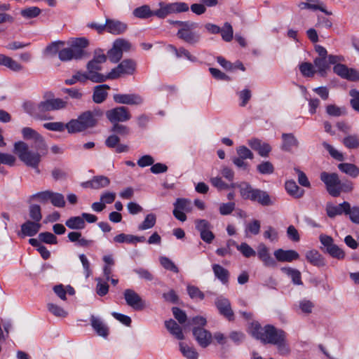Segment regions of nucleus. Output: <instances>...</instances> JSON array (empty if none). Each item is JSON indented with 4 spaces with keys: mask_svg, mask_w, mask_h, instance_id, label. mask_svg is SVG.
Segmentation results:
<instances>
[{
    "mask_svg": "<svg viewBox=\"0 0 359 359\" xmlns=\"http://www.w3.org/2000/svg\"><path fill=\"white\" fill-rule=\"evenodd\" d=\"M250 333L253 337L260 340L263 344H270L276 346L278 351L281 355L289 354L290 349L286 342V332L277 329L272 325H266L262 327L256 322L251 325Z\"/></svg>",
    "mask_w": 359,
    "mask_h": 359,
    "instance_id": "nucleus-1",
    "label": "nucleus"
},
{
    "mask_svg": "<svg viewBox=\"0 0 359 359\" xmlns=\"http://www.w3.org/2000/svg\"><path fill=\"white\" fill-rule=\"evenodd\" d=\"M320 178L325 184L327 191L332 197H338L342 192L350 193L354 189L353 183L351 180H341L336 172H322Z\"/></svg>",
    "mask_w": 359,
    "mask_h": 359,
    "instance_id": "nucleus-2",
    "label": "nucleus"
},
{
    "mask_svg": "<svg viewBox=\"0 0 359 359\" xmlns=\"http://www.w3.org/2000/svg\"><path fill=\"white\" fill-rule=\"evenodd\" d=\"M97 115L96 111H92L81 113L77 118L72 119L67 123L68 133H80L95 127L97 123Z\"/></svg>",
    "mask_w": 359,
    "mask_h": 359,
    "instance_id": "nucleus-3",
    "label": "nucleus"
},
{
    "mask_svg": "<svg viewBox=\"0 0 359 359\" xmlns=\"http://www.w3.org/2000/svg\"><path fill=\"white\" fill-rule=\"evenodd\" d=\"M240 194L244 200H250L257 202L263 206H269L273 204L269 194L263 190L253 188L249 183L243 182L238 186Z\"/></svg>",
    "mask_w": 359,
    "mask_h": 359,
    "instance_id": "nucleus-4",
    "label": "nucleus"
},
{
    "mask_svg": "<svg viewBox=\"0 0 359 359\" xmlns=\"http://www.w3.org/2000/svg\"><path fill=\"white\" fill-rule=\"evenodd\" d=\"M14 152L26 165L35 169L38 174L40 173L39 165L41 162V154L39 152L30 151L28 145L22 141L15 143Z\"/></svg>",
    "mask_w": 359,
    "mask_h": 359,
    "instance_id": "nucleus-5",
    "label": "nucleus"
},
{
    "mask_svg": "<svg viewBox=\"0 0 359 359\" xmlns=\"http://www.w3.org/2000/svg\"><path fill=\"white\" fill-rule=\"evenodd\" d=\"M107 60L106 55L101 50H96L93 58L90 60L86 68L88 72L90 74V81L94 83H102L107 80V74L104 75L98 72L102 69V64Z\"/></svg>",
    "mask_w": 359,
    "mask_h": 359,
    "instance_id": "nucleus-6",
    "label": "nucleus"
},
{
    "mask_svg": "<svg viewBox=\"0 0 359 359\" xmlns=\"http://www.w3.org/2000/svg\"><path fill=\"white\" fill-rule=\"evenodd\" d=\"M23 107L25 111L32 117L39 120L50 119L48 113L52 111L50 109V104L48 98L43 97V100L39 103H34L31 101H27L24 103Z\"/></svg>",
    "mask_w": 359,
    "mask_h": 359,
    "instance_id": "nucleus-7",
    "label": "nucleus"
},
{
    "mask_svg": "<svg viewBox=\"0 0 359 359\" xmlns=\"http://www.w3.org/2000/svg\"><path fill=\"white\" fill-rule=\"evenodd\" d=\"M159 8L154 11V15L159 19H164L172 13H180L189 11V6L184 2L158 3Z\"/></svg>",
    "mask_w": 359,
    "mask_h": 359,
    "instance_id": "nucleus-8",
    "label": "nucleus"
},
{
    "mask_svg": "<svg viewBox=\"0 0 359 359\" xmlns=\"http://www.w3.org/2000/svg\"><path fill=\"white\" fill-rule=\"evenodd\" d=\"M136 62L132 59L123 60L107 74V80H114L125 75H133L136 71Z\"/></svg>",
    "mask_w": 359,
    "mask_h": 359,
    "instance_id": "nucleus-9",
    "label": "nucleus"
},
{
    "mask_svg": "<svg viewBox=\"0 0 359 359\" xmlns=\"http://www.w3.org/2000/svg\"><path fill=\"white\" fill-rule=\"evenodd\" d=\"M130 43L123 39H116L113 47L107 52L109 60L113 62H118L123 57V51H128L130 49Z\"/></svg>",
    "mask_w": 359,
    "mask_h": 359,
    "instance_id": "nucleus-10",
    "label": "nucleus"
},
{
    "mask_svg": "<svg viewBox=\"0 0 359 359\" xmlns=\"http://www.w3.org/2000/svg\"><path fill=\"white\" fill-rule=\"evenodd\" d=\"M321 244L325 248V252L332 257L337 259H344L345 252L338 245L334 243L333 238L327 235L321 234L319 236Z\"/></svg>",
    "mask_w": 359,
    "mask_h": 359,
    "instance_id": "nucleus-11",
    "label": "nucleus"
},
{
    "mask_svg": "<svg viewBox=\"0 0 359 359\" xmlns=\"http://www.w3.org/2000/svg\"><path fill=\"white\" fill-rule=\"evenodd\" d=\"M106 117L111 123H117L129 121L132 115L128 108L121 106L107 110Z\"/></svg>",
    "mask_w": 359,
    "mask_h": 359,
    "instance_id": "nucleus-12",
    "label": "nucleus"
},
{
    "mask_svg": "<svg viewBox=\"0 0 359 359\" xmlns=\"http://www.w3.org/2000/svg\"><path fill=\"white\" fill-rule=\"evenodd\" d=\"M174 210L172 214L174 217L180 222L187 220L185 212H189L192 210L191 201L187 198H179L173 204Z\"/></svg>",
    "mask_w": 359,
    "mask_h": 359,
    "instance_id": "nucleus-13",
    "label": "nucleus"
},
{
    "mask_svg": "<svg viewBox=\"0 0 359 359\" xmlns=\"http://www.w3.org/2000/svg\"><path fill=\"white\" fill-rule=\"evenodd\" d=\"M22 135L26 139H33L34 140V147L41 152L46 151L47 147L43 137L36 130L31 128L26 127L22 130Z\"/></svg>",
    "mask_w": 359,
    "mask_h": 359,
    "instance_id": "nucleus-14",
    "label": "nucleus"
},
{
    "mask_svg": "<svg viewBox=\"0 0 359 359\" xmlns=\"http://www.w3.org/2000/svg\"><path fill=\"white\" fill-rule=\"evenodd\" d=\"M196 229L200 232L201 239L210 243L215 238L213 233L211 231V224L205 219H197L195 221Z\"/></svg>",
    "mask_w": 359,
    "mask_h": 359,
    "instance_id": "nucleus-15",
    "label": "nucleus"
},
{
    "mask_svg": "<svg viewBox=\"0 0 359 359\" xmlns=\"http://www.w3.org/2000/svg\"><path fill=\"white\" fill-rule=\"evenodd\" d=\"M88 46V41L86 38H76L70 43V50L74 56V60L81 59L85 56V48Z\"/></svg>",
    "mask_w": 359,
    "mask_h": 359,
    "instance_id": "nucleus-16",
    "label": "nucleus"
},
{
    "mask_svg": "<svg viewBox=\"0 0 359 359\" xmlns=\"http://www.w3.org/2000/svg\"><path fill=\"white\" fill-rule=\"evenodd\" d=\"M123 294L127 304L135 310H142L145 307L144 302L133 290L126 289Z\"/></svg>",
    "mask_w": 359,
    "mask_h": 359,
    "instance_id": "nucleus-17",
    "label": "nucleus"
},
{
    "mask_svg": "<svg viewBox=\"0 0 359 359\" xmlns=\"http://www.w3.org/2000/svg\"><path fill=\"white\" fill-rule=\"evenodd\" d=\"M193 334L198 345L202 348L208 347L212 342V334L203 327H194Z\"/></svg>",
    "mask_w": 359,
    "mask_h": 359,
    "instance_id": "nucleus-18",
    "label": "nucleus"
},
{
    "mask_svg": "<svg viewBox=\"0 0 359 359\" xmlns=\"http://www.w3.org/2000/svg\"><path fill=\"white\" fill-rule=\"evenodd\" d=\"M115 102L123 104L140 105L143 103L144 99L138 94H115Z\"/></svg>",
    "mask_w": 359,
    "mask_h": 359,
    "instance_id": "nucleus-19",
    "label": "nucleus"
},
{
    "mask_svg": "<svg viewBox=\"0 0 359 359\" xmlns=\"http://www.w3.org/2000/svg\"><path fill=\"white\" fill-rule=\"evenodd\" d=\"M248 144L262 157H268L272 149L269 143L263 142L261 140L257 138L248 140Z\"/></svg>",
    "mask_w": 359,
    "mask_h": 359,
    "instance_id": "nucleus-20",
    "label": "nucleus"
},
{
    "mask_svg": "<svg viewBox=\"0 0 359 359\" xmlns=\"http://www.w3.org/2000/svg\"><path fill=\"white\" fill-rule=\"evenodd\" d=\"M333 71L343 79L351 81H356L359 79L358 73L353 69L348 68L345 65L337 64L333 67Z\"/></svg>",
    "mask_w": 359,
    "mask_h": 359,
    "instance_id": "nucleus-21",
    "label": "nucleus"
},
{
    "mask_svg": "<svg viewBox=\"0 0 359 359\" xmlns=\"http://www.w3.org/2000/svg\"><path fill=\"white\" fill-rule=\"evenodd\" d=\"M326 213L330 218H334L337 215L346 214L349 210V203L344 201L337 205L328 203L325 208Z\"/></svg>",
    "mask_w": 359,
    "mask_h": 359,
    "instance_id": "nucleus-22",
    "label": "nucleus"
},
{
    "mask_svg": "<svg viewBox=\"0 0 359 359\" xmlns=\"http://www.w3.org/2000/svg\"><path fill=\"white\" fill-rule=\"evenodd\" d=\"M257 256L266 267H276V262L271 256L268 248L264 243L259 244L257 247Z\"/></svg>",
    "mask_w": 359,
    "mask_h": 359,
    "instance_id": "nucleus-23",
    "label": "nucleus"
},
{
    "mask_svg": "<svg viewBox=\"0 0 359 359\" xmlns=\"http://www.w3.org/2000/svg\"><path fill=\"white\" fill-rule=\"evenodd\" d=\"M274 256L277 261L280 262H291L299 257V253L294 250H285L278 249L274 251Z\"/></svg>",
    "mask_w": 359,
    "mask_h": 359,
    "instance_id": "nucleus-24",
    "label": "nucleus"
},
{
    "mask_svg": "<svg viewBox=\"0 0 359 359\" xmlns=\"http://www.w3.org/2000/svg\"><path fill=\"white\" fill-rule=\"evenodd\" d=\"M215 305L222 315L224 316L229 320H233V312L227 299L223 297L217 298L215 301Z\"/></svg>",
    "mask_w": 359,
    "mask_h": 359,
    "instance_id": "nucleus-25",
    "label": "nucleus"
},
{
    "mask_svg": "<svg viewBox=\"0 0 359 359\" xmlns=\"http://www.w3.org/2000/svg\"><path fill=\"white\" fill-rule=\"evenodd\" d=\"M281 149L285 151H291L299 147V141L293 133H283Z\"/></svg>",
    "mask_w": 359,
    "mask_h": 359,
    "instance_id": "nucleus-26",
    "label": "nucleus"
},
{
    "mask_svg": "<svg viewBox=\"0 0 359 359\" xmlns=\"http://www.w3.org/2000/svg\"><path fill=\"white\" fill-rule=\"evenodd\" d=\"M305 257L307 262L314 266L322 267L326 264L325 258L316 250H311L306 252Z\"/></svg>",
    "mask_w": 359,
    "mask_h": 359,
    "instance_id": "nucleus-27",
    "label": "nucleus"
},
{
    "mask_svg": "<svg viewBox=\"0 0 359 359\" xmlns=\"http://www.w3.org/2000/svg\"><path fill=\"white\" fill-rule=\"evenodd\" d=\"M41 228V224L39 222L27 220L21 225L20 233L24 236H34Z\"/></svg>",
    "mask_w": 359,
    "mask_h": 359,
    "instance_id": "nucleus-28",
    "label": "nucleus"
},
{
    "mask_svg": "<svg viewBox=\"0 0 359 359\" xmlns=\"http://www.w3.org/2000/svg\"><path fill=\"white\" fill-rule=\"evenodd\" d=\"M177 36L189 43H196L199 38L198 35L191 31L187 24H184V26L178 30Z\"/></svg>",
    "mask_w": 359,
    "mask_h": 359,
    "instance_id": "nucleus-29",
    "label": "nucleus"
},
{
    "mask_svg": "<svg viewBox=\"0 0 359 359\" xmlns=\"http://www.w3.org/2000/svg\"><path fill=\"white\" fill-rule=\"evenodd\" d=\"M109 89L110 87L107 84L95 86L92 97L93 102L97 104H100L105 101L108 95L107 90Z\"/></svg>",
    "mask_w": 359,
    "mask_h": 359,
    "instance_id": "nucleus-30",
    "label": "nucleus"
},
{
    "mask_svg": "<svg viewBox=\"0 0 359 359\" xmlns=\"http://www.w3.org/2000/svg\"><path fill=\"white\" fill-rule=\"evenodd\" d=\"M43 97L48 98L49 102L50 104V109H52V111L64 109L67 107V98L65 100L56 98L55 97L53 93L51 92H46L43 95Z\"/></svg>",
    "mask_w": 359,
    "mask_h": 359,
    "instance_id": "nucleus-31",
    "label": "nucleus"
},
{
    "mask_svg": "<svg viewBox=\"0 0 359 359\" xmlns=\"http://www.w3.org/2000/svg\"><path fill=\"white\" fill-rule=\"evenodd\" d=\"M300 9H309L311 11L320 10L326 15H332L331 12L326 11L323 3L320 0H306L305 2H301L298 5Z\"/></svg>",
    "mask_w": 359,
    "mask_h": 359,
    "instance_id": "nucleus-32",
    "label": "nucleus"
},
{
    "mask_svg": "<svg viewBox=\"0 0 359 359\" xmlns=\"http://www.w3.org/2000/svg\"><path fill=\"white\" fill-rule=\"evenodd\" d=\"M90 323L91 326L96 332V333L102 337H107L109 334V328L108 327L103 323L100 319L97 318L94 316H91L90 317Z\"/></svg>",
    "mask_w": 359,
    "mask_h": 359,
    "instance_id": "nucleus-33",
    "label": "nucleus"
},
{
    "mask_svg": "<svg viewBox=\"0 0 359 359\" xmlns=\"http://www.w3.org/2000/svg\"><path fill=\"white\" fill-rule=\"evenodd\" d=\"M287 193L294 198H300L304 194V190L301 189L294 180H288L285 184Z\"/></svg>",
    "mask_w": 359,
    "mask_h": 359,
    "instance_id": "nucleus-34",
    "label": "nucleus"
},
{
    "mask_svg": "<svg viewBox=\"0 0 359 359\" xmlns=\"http://www.w3.org/2000/svg\"><path fill=\"white\" fill-rule=\"evenodd\" d=\"M165 326L170 333L177 339L182 340L184 339L182 327L174 320H166Z\"/></svg>",
    "mask_w": 359,
    "mask_h": 359,
    "instance_id": "nucleus-35",
    "label": "nucleus"
},
{
    "mask_svg": "<svg viewBox=\"0 0 359 359\" xmlns=\"http://www.w3.org/2000/svg\"><path fill=\"white\" fill-rule=\"evenodd\" d=\"M337 168L341 172L352 178H356L359 175V168L353 163H341L338 164Z\"/></svg>",
    "mask_w": 359,
    "mask_h": 359,
    "instance_id": "nucleus-36",
    "label": "nucleus"
},
{
    "mask_svg": "<svg viewBox=\"0 0 359 359\" xmlns=\"http://www.w3.org/2000/svg\"><path fill=\"white\" fill-rule=\"evenodd\" d=\"M212 267L215 277L223 284H226L229 278V271L217 264H214Z\"/></svg>",
    "mask_w": 359,
    "mask_h": 359,
    "instance_id": "nucleus-37",
    "label": "nucleus"
},
{
    "mask_svg": "<svg viewBox=\"0 0 359 359\" xmlns=\"http://www.w3.org/2000/svg\"><path fill=\"white\" fill-rule=\"evenodd\" d=\"M65 225L70 229L81 230L86 227V222L82 216H74L69 217L66 222Z\"/></svg>",
    "mask_w": 359,
    "mask_h": 359,
    "instance_id": "nucleus-38",
    "label": "nucleus"
},
{
    "mask_svg": "<svg viewBox=\"0 0 359 359\" xmlns=\"http://www.w3.org/2000/svg\"><path fill=\"white\" fill-rule=\"evenodd\" d=\"M133 15L141 19H147L151 16H155L154 11L150 8L149 5H143L134 9Z\"/></svg>",
    "mask_w": 359,
    "mask_h": 359,
    "instance_id": "nucleus-39",
    "label": "nucleus"
},
{
    "mask_svg": "<svg viewBox=\"0 0 359 359\" xmlns=\"http://www.w3.org/2000/svg\"><path fill=\"white\" fill-rule=\"evenodd\" d=\"M281 271L292 278L294 284L298 285L303 284L301 273L299 270L290 267H283Z\"/></svg>",
    "mask_w": 359,
    "mask_h": 359,
    "instance_id": "nucleus-40",
    "label": "nucleus"
},
{
    "mask_svg": "<svg viewBox=\"0 0 359 359\" xmlns=\"http://www.w3.org/2000/svg\"><path fill=\"white\" fill-rule=\"evenodd\" d=\"M180 350L183 355L187 359H198V353L194 347H191L185 343H180Z\"/></svg>",
    "mask_w": 359,
    "mask_h": 359,
    "instance_id": "nucleus-41",
    "label": "nucleus"
},
{
    "mask_svg": "<svg viewBox=\"0 0 359 359\" xmlns=\"http://www.w3.org/2000/svg\"><path fill=\"white\" fill-rule=\"evenodd\" d=\"M87 80L90 81V74L87 72V73L81 72H77L75 74H74L72 78L69 79H66L65 81V83L67 85H74L76 82H85Z\"/></svg>",
    "mask_w": 359,
    "mask_h": 359,
    "instance_id": "nucleus-42",
    "label": "nucleus"
},
{
    "mask_svg": "<svg viewBox=\"0 0 359 359\" xmlns=\"http://www.w3.org/2000/svg\"><path fill=\"white\" fill-rule=\"evenodd\" d=\"M168 49L169 50L173 52L175 54V55L177 56V57H185L186 58H187L189 60H190L191 62H196L197 60L195 56L191 55L190 54V53L184 48H180L179 49H177L173 45H168Z\"/></svg>",
    "mask_w": 359,
    "mask_h": 359,
    "instance_id": "nucleus-43",
    "label": "nucleus"
},
{
    "mask_svg": "<svg viewBox=\"0 0 359 359\" xmlns=\"http://www.w3.org/2000/svg\"><path fill=\"white\" fill-rule=\"evenodd\" d=\"M110 184V180L104 175H97L93 177L92 189H100L107 187Z\"/></svg>",
    "mask_w": 359,
    "mask_h": 359,
    "instance_id": "nucleus-44",
    "label": "nucleus"
},
{
    "mask_svg": "<svg viewBox=\"0 0 359 359\" xmlns=\"http://www.w3.org/2000/svg\"><path fill=\"white\" fill-rule=\"evenodd\" d=\"M344 145L349 149L359 148V136L358 135H350L345 137L342 141Z\"/></svg>",
    "mask_w": 359,
    "mask_h": 359,
    "instance_id": "nucleus-45",
    "label": "nucleus"
},
{
    "mask_svg": "<svg viewBox=\"0 0 359 359\" xmlns=\"http://www.w3.org/2000/svg\"><path fill=\"white\" fill-rule=\"evenodd\" d=\"M64 45L65 42L62 41H53L46 46L44 53L50 56L55 55L57 53L59 54L60 47Z\"/></svg>",
    "mask_w": 359,
    "mask_h": 359,
    "instance_id": "nucleus-46",
    "label": "nucleus"
},
{
    "mask_svg": "<svg viewBox=\"0 0 359 359\" xmlns=\"http://www.w3.org/2000/svg\"><path fill=\"white\" fill-rule=\"evenodd\" d=\"M156 217L154 214H148L144 221L138 226V229L143 231L152 228L156 224Z\"/></svg>",
    "mask_w": 359,
    "mask_h": 359,
    "instance_id": "nucleus-47",
    "label": "nucleus"
},
{
    "mask_svg": "<svg viewBox=\"0 0 359 359\" xmlns=\"http://www.w3.org/2000/svg\"><path fill=\"white\" fill-rule=\"evenodd\" d=\"M110 131L116 135H119L123 137L128 135L130 133V128L128 126L120 123H112Z\"/></svg>",
    "mask_w": 359,
    "mask_h": 359,
    "instance_id": "nucleus-48",
    "label": "nucleus"
},
{
    "mask_svg": "<svg viewBox=\"0 0 359 359\" xmlns=\"http://www.w3.org/2000/svg\"><path fill=\"white\" fill-rule=\"evenodd\" d=\"M261 224L257 219H254L249 222L245 227V233L246 236H249V233L257 235L260 231Z\"/></svg>",
    "mask_w": 359,
    "mask_h": 359,
    "instance_id": "nucleus-49",
    "label": "nucleus"
},
{
    "mask_svg": "<svg viewBox=\"0 0 359 359\" xmlns=\"http://www.w3.org/2000/svg\"><path fill=\"white\" fill-rule=\"evenodd\" d=\"M29 215L32 221L40 223L42 219L41 209L40 205L33 204L29 206Z\"/></svg>",
    "mask_w": 359,
    "mask_h": 359,
    "instance_id": "nucleus-50",
    "label": "nucleus"
},
{
    "mask_svg": "<svg viewBox=\"0 0 359 359\" xmlns=\"http://www.w3.org/2000/svg\"><path fill=\"white\" fill-rule=\"evenodd\" d=\"M159 261L162 266L166 270L172 271L175 273L179 272L178 267L175 264V263L166 257H161L159 258Z\"/></svg>",
    "mask_w": 359,
    "mask_h": 359,
    "instance_id": "nucleus-51",
    "label": "nucleus"
},
{
    "mask_svg": "<svg viewBox=\"0 0 359 359\" xmlns=\"http://www.w3.org/2000/svg\"><path fill=\"white\" fill-rule=\"evenodd\" d=\"M39 239L40 241L51 245H55L57 243V237L50 232H42L39 234Z\"/></svg>",
    "mask_w": 359,
    "mask_h": 359,
    "instance_id": "nucleus-52",
    "label": "nucleus"
},
{
    "mask_svg": "<svg viewBox=\"0 0 359 359\" xmlns=\"http://www.w3.org/2000/svg\"><path fill=\"white\" fill-rule=\"evenodd\" d=\"M236 248L245 257H250L256 255V252L246 243L241 245L236 244Z\"/></svg>",
    "mask_w": 359,
    "mask_h": 359,
    "instance_id": "nucleus-53",
    "label": "nucleus"
},
{
    "mask_svg": "<svg viewBox=\"0 0 359 359\" xmlns=\"http://www.w3.org/2000/svg\"><path fill=\"white\" fill-rule=\"evenodd\" d=\"M108 26V32L114 35L123 34L127 29L126 24H105Z\"/></svg>",
    "mask_w": 359,
    "mask_h": 359,
    "instance_id": "nucleus-54",
    "label": "nucleus"
},
{
    "mask_svg": "<svg viewBox=\"0 0 359 359\" xmlns=\"http://www.w3.org/2000/svg\"><path fill=\"white\" fill-rule=\"evenodd\" d=\"M43 128L50 131L62 132L66 128L67 130V123L62 122H48L43 124Z\"/></svg>",
    "mask_w": 359,
    "mask_h": 359,
    "instance_id": "nucleus-55",
    "label": "nucleus"
},
{
    "mask_svg": "<svg viewBox=\"0 0 359 359\" xmlns=\"http://www.w3.org/2000/svg\"><path fill=\"white\" fill-rule=\"evenodd\" d=\"M47 307L48 310L56 317L65 318L67 316V312L57 304L49 303Z\"/></svg>",
    "mask_w": 359,
    "mask_h": 359,
    "instance_id": "nucleus-56",
    "label": "nucleus"
},
{
    "mask_svg": "<svg viewBox=\"0 0 359 359\" xmlns=\"http://www.w3.org/2000/svg\"><path fill=\"white\" fill-rule=\"evenodd\" d=\"M323 146L326 150L328 151L329 154L332 158L339 161H344V155L341 152L335 149L332 145H330L326 142H323Z\"/></svg>",
    "mask_w": 359,
    "mask_h": 359,
    "instance_id": "nucleus-57",
    "label": "nucleus"
},
{
    "mask_svg": "<svg viewBox=\"0 0 359 359\" xmlns=\"http://www.w3.org/2000/svg\"><path fill=\"white\" fill-rule=\"evenodd\" d=\"M258 172L263 175L271 174L274 171L273 164L269 161H263L257 167Z\"/></svg>",
    "mask_w": 359,
    "mask_h": 359,
    "instance_id": "nucleus-58",
    "label": "nucleus"
},
{
    "mask_svg": "<svg viewBox=\"0 0 359 359\" xmlns=\"http://www.w3.org/2000/svg\"><path fill=\"white\" fill-rule=\"evenodd\" d=\"M21 15L26 18H32L41 13V9L36 6L29 7L20 11Z\"/></svg>",
    "mask_w": 359,
    "mask_h": 359,
    "instance_id": "nucleus-59",
    "label": "nucleus"
},
{
    "mask_svg": "<svg viewBox=\"0 0 359 359\" xmlns=\"http://www.w3.org/2000/svg\"><path fill=\"white\" fill-rule=\"evenodd\" d=\"M50 202L53 205L57 208H63L65 205V197L60 193L52 192Z\"/></svg>",
    "mask_w": 359,
    "mask_h": 359,
    "instance_id": "nucleus-60",
    "label": "nucleus"
},
{
    "mask_svg": "<svg viewBox=\"0 0 359 359\" xmlns=\"http://www.w3.org/2000/svg\"><path fill=\"white\" fill-rule=\"evenodd\" d=\"M314 65L318 68L319 73L323 76L329 67L326 57H317L314 60Z\"/></svg>",
    "mask_w": 359,
    "mask_h": 359,
    "instance_id": "nucleus-61",
    "label": "nucleus"
},
{
    "mask_svg": "<svg viewBox=\"0 0 359 359\" xmlns=\"http://www.w3.org/2000/svg\"><path fill=\"white\" fill-rule=\"evenodd\" d=\"M299 70L304 76L307 77L313 76L315 73L313 66L310 62L302 63L299 65Z\"/></svg>",
    "mask_w": 359,
    "mask_h": 359,
    "instance_id": "nucleus-62",
    "label": "nucleus"
},
{
    "mask_svg": "<svg viewBox=\"0 0 359 359\" xmlns=\"http://www.w3.org/2000/svg\"><path fill=\"white\" fill-rule=\"evenodd\" d=\"M346 215H349V219L353 223L359 224V206L351 208L349 204V210Z\"/></svg>",
    "mask_w": 359,
    "mask_h": 359,
    "instance_id": "nucleus-63",
    "label": "nucleus"
},
{
    "mask_svg": "<svg viewBox=\"0 0 359 359\" xmlns=\"http://www.w3.org/2000/svg\"><path fill=\"white\" fill-rule=\"evenodd\" d=\"M349 95L353 97L351 101V105L353 109L359 112V91L355 89H351Z\"/></svg>",
    "mask_w": 359,
    "mask_h": 359,
    "instance_id": "nucleus-64",
    "label": "nucleus"
}]
</instances>
